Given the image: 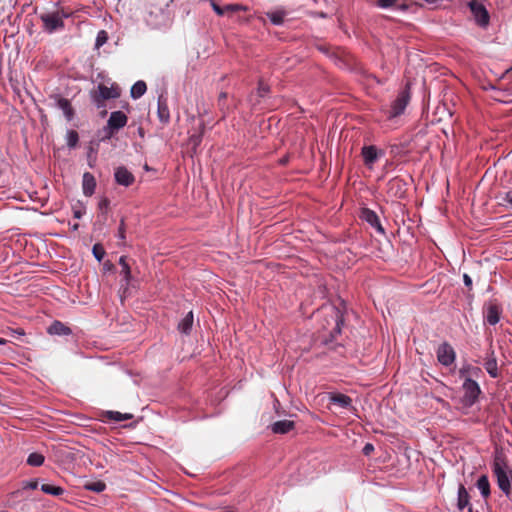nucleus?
Segmentation results:
<instances>
[{
	"instance_id": "1",
	"label": "nucleus",
	"mask_w": 512,
	"mask_h": 512,
	"mask_svg": "<svg viewBox=\"0 0 512 512\" xmlns=\"http://www.w3.org/2000/svg\"><path fill=\"white\" fill-rule=\"evenodd\" d=\"M493 473L497 479L498 487L506 495H509L511 491L512 471L500 457H496L494 460Z\"/></svg>"
},
{
	"instance_id": "2",
	"label": "nucleus",
	"mask_w": 512,
	"mask_h": 512,
	"mask_svg": "<svg viewBox=\"0 0 512 512\" xmlns=\"http://www.w3.org/2000/svg\"><path fill=\"white\" fill-rule=\"evenodd\" d=\"M90 94L93 102L100 108L103 107L105 100L118 98L121 91L117 84H112L110 87L99 84L97 89L91 91Z\"/></svg>"
},
{
	"instance_id": "3",
	"label": "nucleus",
	"mask_w": 512,
	"mask_h": 512,
	"mask_svg": "<svg viewBox=\"0 0 512 512\" xmlns=\"http://www.w3.org/2000/svg\"><path fill=\"white\" fill-rule=\"evenodd\" d=\"M65 15L59 10L41 14L40 18L44 24V27L47 31L53 32L54 30L62 27L63 18Z\"/></svg>"
},
{
	"instance_id": "4",
	"label": "nucleus",
	"mask_w": 512,
	"mask_h": 512,
	"mask_svg": "<svg viewBox=\"0 0 512 512\" xmlns=\"http://www.w3.org/2000/svg\"><path fill=\"white\" fill-rule=\"evenodd\" d=\"M410 100V94L407 89L403 90L395 101L392 103L391 109L388 112V118L393 119L400 116Z\"/></svg>"
},
{
	"instance_id": "5",
	"label": "nucleus",
	"mask_w": 512,
	"mask_h": 512,
	"mask_svg": "<svg viewBox=\"0 0 512 512\" xmlns=\"http://www.w3.org/2000/svg\"><path fill=\"white\" fill-rule=\"evenodd\" d=\"M456 354L453 347L448 343H442L437 349V360L443 366H450L454 363Z\"/></svg>"
},
{
	"instance_id": "6",
	"label": "nucleus",
	"mask_w": 512,
	"mask_h": 512,
	"mask_svg": "<svg viewBox=\"0 0 512 512\" xmlns=\"http://www.w3.org/2000/svg\"><path fill=\"white\" fill-rule=\"evenodd\" d=\"M469 6L476 22L481 26L487 25L489 16L484 6L476 1L470 2Z\"/></svg>"
},
{
	"instance_id": "7",
	"label": "nucleus",
	"mask_w": 512,
	"mask_h": 512,
	"mask_svg": "<svg viewBox=\"0 0 512 512\" xmlns=\"http://www.w3.org/2000/svg\"><path fill=\"white\" fill-rule=\"evenodd\" d=\"M128 118L122 111H115L110 114L107 125L112 130H119L127 124Z\"/></svg>"
},
{
	"instance_id": "8",
	"label": "nucleus",
	"mask_w": 512,
	"mask_h": 512,
	"mask_svg": "<svg viewBox=\"0 0 512 512\" xmlns=\"http://www.w3.org/2000/svg\"><path fill=\"white\" fill-rule=\"evenodd\" d=\"M361 218L375 228L379 233L384 234V228L382 227L379 217L377 214L368 209L364 208L361 211Z\"/></svg>"
},
{
	"instance_id": "9",
	"label": "nucleus",
	"mask_w": 512,
	"mask_h": 512,
	"mask_svg": "<svg viewBox=\"0 0 512 512\" xmlns=\"http://www.w3.org/2000/svg\"><path fill=\"white\" fill-rule=\"evenodd\" d=\"M463 389L465 391V397L470 403H473L480 393L479 385L469 378H467L463 383Z\"/></svg>"
},
{
	"instance_id": "10",
	"label": "nucleus",
	"mask_w": 512,
	"mask_h": 512,
	"mask_svg": "<svg viewBox=\"0 0 512 512\" xmlns=\"http://www.w3.org/2000/svg\"><path fill=\"white\" fill-rule=\"evenodd\" d=\"M382 154L381 151L375 146H365L362 148V156L366 166L372 167L373 164L378 160L379 156Z\"/></svg>"
},
{
	"instance_id": "11",
	"label": "nucleus",
	"mask_w": 512,
	"mask_h": 512,
	"mask_svg": "<svg viewBox=\"0 0 512 512\" xmlns=\"http://www.w3.org/2000/svg\"><path fill=\"white\" fill-rule=\"evenodd\" d=\"M115 180L119 185L130 186L135 178L125 167H118L115 171Z\"/></svg>"
},
{
	"instance_id": "12",
	"label": "nucleus",
	"mask_w": 512,
	"mask_h": 512,
	"mask_svg": "<svg viewBox=\"0 0 512 512\" xmlns=\"http://www.w3.org/2000/svg\"><path fill=\"white\" fill-rule=\"evenodd\" d=\"M96 188V180L95 177L89 173L85 172L83 174L82 179V189L85 196H91L95 192Z\"/></svg>"
},
{
	"instance_id": "13",
	"label": "nucleus",
	"mask_w": 512,
	"mask_h": 512,
	"mask_svg": "<svg viewBox=\"0 0 512 512\" xmlns=\"http://www.w3.org/2000/svg\"><path fill=\"white\" fill-rule=\"evenodd\" d=\"M211 6L213 10L219 15L223 16L227 13H233L240 10H245V7L239 4H229L224 7H220L218 4H216L214 1H211Z\"/></svg>"
},
{
	"instance_id": "14",
	"label": "nucleus",
	"mask_w": 512,
	"mask_h": 512,
	"mask_svg": "<svg viewBox=\"0 0 512 512\" xmlns=\"http://www.w3.org/2000/svg\"><path fill=\"white\" fill-rule=\"evenodd\" d=\"M457 506L459 510H464L466 507H469V512L472 511V508L469 506V494L463 485H460L458 488Z\"/></svg>"
},
{
	"instance_id": "15",
	"label": "nucleus",
	"mask_w": 512,
	"mask_h": 512,
	"mask_svg": "<svg viewBox=\"0 0 512 512\" xmlns=\"http://www.w3.org/2000/svg\"><path fill=\"white\" fill-rule=\"evenodd\" d=\"M484 367L486 369V371L488 372V374L493 377V378H496L498 377V367H497V360L494 356V352H491L488 356H487V359L484 363Z\"/></svg>"
},
{
	"instance_id": "16",
	"label": "nucleus",
	"mask_w": 512,
	"mask_h": 512,
	"mask_svg": "<svg viewBox=\"0 0 512 512\" xmlns=\"http://www.w3.org/2000/svg\"><path fill=\"white\" fill-rule=\"evenodd\" d=\"M294 428V422L290 420L277 421L272 425V431L278 434H285Z\"/></svg>"
},
{
	"instance_id": "17",
	"label": "nucleus",
	"mask_w": 512,
	"mask_h": 512,
	"mask_svg": "<svg viewBox=\"0 0 512 512\" xmlns=\"http://www.w3.org/2000/svg\"><path fill=\"white\" fill-rule=\"evenodd\" d=\"M48 333L51 335H69L71 330L63 323L55 321L48 327Z\"/></svg>"
},
{
	"instance_id": "18",
	"label": "nucleus",
	"mask_w": 512,
	"mask_h": 512,
	"mask_svg": "<svg viewBox=\"0 0 512 512\" xmlns=\"http://www.w3.org/2000/svg\"><path fill=\"white\" fill-rule=\"evenodd\" d=\"M119 265L121 267L120 274L123 276L126 285H129L132 280L131 268L127 262L126 256H121L119 259Z\"/></svg>"
},
{
	"instance_id": "19",
	"label": "nucleus",
	"mask_w": 512,
	"mask_h": 512,
	"mask_svg": "<svg viewBox=\"0 0 512 512\" xmlns=\"http://www.w3.org/2000/svg\"><path fill=\"white\" fill-rule=\"evenodd\" d=\"M330 400L341 408H349L352 403L351 398L344 394H332L330 396Z\"/></svg>"
},
{
	"instance_id": "20",
	"label": "nucleus",
	"mask_w": 512,
	"mask_h": 512,
	"mask_svg": "<svg viewBox=\"0 0 512 512\" xmlns=\"http://www.w3.org/2000/svg\"><path fill=\"white\" fill-rule=\"evenodd\" d=\"M147 90L146 83L144 81H137L132 87H131V97L133 99H138L141 96L145 94Z\"/></svg>"
},
{
	"instance_id": "21",
	"label": "nucleus",
	"mask_w": 512,
	"mask_h": 512,
	"mask_svg": "<svg viewBox=\"0 0 512 512\" xmlns=\"http://www.w3.org/2000/svg\"><path fill=\"white\" fill-rule=\"evenodd\" d=\"M476 485L484 498H487L490 495V484L486 475L480 476Z\"/></svg>"
},
{
	"instance_id": "22",
	"label": "nucleus",
	"mask_w": 512,
	"mask_h": 512,
	"mask_svg": "<svg viewBox=\"0 0 512 512\" xmlns=\"http://www.w3.org/2000/svg\"><path fill=\"white\" fill-rule=\"evenodd\" d=\"M193 324V313L190 311L179 323L178 329L184 334H188Z\"/></svg>"
},
{
	"instance_id": "23",
	"label": "nucleus",
	"mask_w": 512,
	"mask_h": 512,
	"mask_svg": "<svg viewBox=\"0 0 512 512\" xmlns=\"http://www.w3.org/2000/svg\"><path fill=\"white\" fill-rule=\"evenodd\" d=\"M286 12L283 10H276L267 13V17L274 25H281L284 22Z\"/></svg>"
},
{
	"instance_id": "24",
	"label": "nucleus",
	"mask_w": 512,
	"mask_h": 512,
	"mask_svg": "<svg viewBox=\"0 0 512 512\" xmlns=\"http://www.w3.org/2000/svg\"><path fill=\"white\" fill-rule=\"evenodd\" d=\"M58 107L63 111V113L65 114L66 118L68 120H71L72 116H73V110H72V107L70 105V102L67 100V99H64V98H60L58 99Z\"/></svg>"
},
{
	"instance_id": "25",
	"label": "nucleus",
	"mask_w": 512,
	"mask_h": 512,
	"mask_svg": "<svg viewBox=\"0 0 512 512\" xmlns=\"http://www.w3.org/2000/svg\"><path fill=\"white\" fill-rule=\"evenodd\" d=\"M486 319L490 325H495L499 322V311L496 306H490L488 308Z\"/></svg>"
},
{
	"instance_id": "26",
	"label": "nucleus",
	"mask_w": 512,
	"mask_h": 512,
	"mask_svg": "<svg viewBox=\"0 0 512 512\" xmlns=\"http://www.w3.org/2000/svg\"><path fill=\"white\" fill-rule=\"evenodd\" d=\"M84 488L93 492L100 493L105 490L106 484L103 481L87 482Z\"/></svg>"
},
{
	"instance_id": "27",
	"label": "nucleus",
	"mask_w": 512,
	"mask_h": 512,
	"mask_svg": "<svg viewBox=\"0 0 512 512\" xmlns=\"http://www.w3.org/2000/svg\"><path fill=\"white\" fill-rule=\"evenodd\" d=\"M27 463L30 466L38 467L44 463V456L40 453H31L27 458Z\"/></svg>"
},
{
	"instance_id": "28",
	"label": "nucleus",
	"mask_w": 512,
	"mask_h": 512,
	"mask_svg": "<svg viewBox=\"0 0 512 512\" xmlns=\"http://www.w3.org/2000/svg\"><path fill=\"white\" fill-rule=\"evenodd\" d=\"M41 490L46 494H51L55 496L63 493V489L61 487L52 486L50 484H43L41 486Z\"/></svg>"
},
{
	"instance_id": "29",
	"label": "nucleus",
	"mask_w": 512,
	"mask_h": 512,
	"mask_svg": "<svg viewBox=\"0 0 512 512\" xmlns=\"http://www.w3.org/2000/svg\"><path fill=\"white\" fill-rule=\"evenodd\" d=\"M108 416L110 419L114 420V421H117V422H120V421H124V420H129L131 419L133 416L132 414H122L120 412H117V411H110L108 412Z\"/></svg>"
},
{
	"instance_id": "30",
	"label": "nucleus",
	"mask_w": 512,
	"mask_h": 512,
	"mask_svg": "<svg viewBox=\"0 0 512 512\" xmlns=\"http://www.w3.org/2000/svg\"><path fill=\"white\" fill-rule=\"evenodd\" d=\"M158 115L162 122H168L169 110H168L167 106L160 101L158 103Z\"/></svg>"
},
{
	"instance_id": "31",
	"label": "nucleus",
	"mask_w": 512,
	"mask_h": 512,
	"mask_svg": "<svg viewBox=\"0 0 512 512\" xmlns=\"http://www.w3.org/2000/svg\"><path fill=\"white\" fill-rule=\"evenodd\" d=\"M92 252L98 261H101L105 255V250L100 244H95L93 246Z\"/></svg>"
},
{
	"instance_id": "32",
	"label": "nucleus",
	"mask_w": 512,
	"mask_h": 512,
	"mask_svg": "<svg viewBox=\"0 0 512 512\" xmlns=\"http://www.w3.org/2000/svg\"><path fill=\"white\" fill-rule=\"evenodd\" d=\"M78 142V134L77 132L71 130L67 133V144L70 147H74Z\"/></svg>"
},
{
	"instance_id": "33",
	"label": "nucleus",
	"mask_w": 512,
	"mask_h": 512,
	"mask_svg": "<svg viewBox=\"0 0 512 512\" xmlns=\"http://www.w3.org/2000/svg\"><path fill=\"white\" fill-rule=\"evenodd\" d=\"M107 40V35L105 31H100L97 35L96 46H102Z\"/></svg>"
},
{
	"instance_id": "34",
	"label": "nucleus",
	"mask_w": 512,
	"mask_h": 512,
	"mask_svg": "<svg viewBox=\"0 0 512 512\" xmlns=\"http://www.w3.org/2000/svg\"><path fill=\"white\" fill-rule=\"evenodd\" d=\"M396 3V0H378V5L382 8H388Z\"/></svg>"
},
{
	"instance_id": "35",
	"label": "nucleus",
	"mask_w": 512,
	"mask_h": 512,
	"mask_svg": "<svg viewBox=\"0 0 512 512\" xmlns=\"http://www.w3.org/2000/svg\"><path fill=\"white\" fill-rule=\"evenodd\" d=\"M118 237L123 240L125 239V228H124V222L121 221L119 230H118Z\"/></svg>"
},
{
	"instance_id": "36",
	"label": "nucleus",
	"mask_w": 512,
	"mask_h": 512,
	"mask_svg": "<svg viewBox=\"0 0 512 512\" xmlns=\"http://www.w3.org/2000/svg\"><path fill=\"white\" fill-rule=\"evenodd\" d=\"M373 450H374L373 445H372V444H370V443H367V444L364 446V448H363V453H364L365 455H369Z\"/></svg>"
},
{
	"instance_id": "37",
	"label": "nucleus",
	"mask_w": 512,
	"mask_h": 512,
	"mask_svg": "<svg viewBox=\"0 0 512 512\" xmlns=\"http://www.w3.org/2000/svg\"><path fill=\"white\" fill-rule=\"evenodd\" d=\"M505 201L512 207V190L508 191L505 195Z\"/></svg>"
},
{
	"instance_id": "38",
	"label": "nucleus",
	"mask_w": 512,
	"mask_h": 512,
	"mask_svg": "<svg viewBox=\"0 0 512 512\" xmlns=\"http://www.w3.org/2000/svg\"><path fill=\"white\" fill-rule=\"evenodd\" d=\"M463 280H464V283L467 287H471L472 285V279L467 275V274H464L463 276Z\"/></svg>"
},
{
	"instance_id": "39",
	"label": "nucleus",
	"mask_w": 512,
	"mask_h": 512,
	"mask_svg": "<svg viewBox=\"0 0 512 512\" xmlns=\"http://www.w3.org/2000/svg\"><path fill=\"white\" fill-rule=\"evenodd\" d=\"M192 141H194V143H191L193 145V148H196L200 143V138L199 137H192Z\"/></svg>"
},
{
	"instance_id": "40",
	"label": "nucleus",
	"mask_w": 512,
	"mask_h": 512,
	"mask_svg": "<svg viewBox=\"0 0 512 512\" xmlns=\"http://www.w3.org/2000/svg\"><path fill=\"white\" fill-rule=\"evenodd\" d=\"M332 312H333V314H334V315H335V317H336V325H335V329H337V331H339V322H338V320H339V315H338V312H336L335 310H333Z\"/></svg>"
},
{
	"instance_id": "41",
	"label": "nucleus",
	"mask_w": 512,
	"mask_h": 512,
	"mask_svg": "<svg viewBox=\"0 0 512 512\" xmlns=\"http://www.w3.org/2000/svg\"><path fill=\"white\" fill-rule=\"evenodd\" d=\"M74 217L75 218H81L82 217V211L80 209H74Z\"/></svg>"
},
{
	"instance_id": "42",
	"label": "nucleus",
	"mask_w": 512,
	"mask_h": 512,
	"mask_svg": "<svg viewBox=\"0 0 512 512\" xmlns=\"http://www.w3.org/2000/svg\"><path fill=\"white\" fill-rule=\"evenodd\" d=\"M104 269H105V270H112V269H113V264H112V263H110V262H106V263L104 264Z\"/></svg>"
},
{
	"instance_id": "43",
	"label": "nucleus",
	"mask_w": 512,
	"mask_h": 512,
	"mask_svg": "<svg viewBox=\"0 0 512 512\" xmlns=\"http://www.w3.org/2000/svg\"><path fill=\"white\" fill-rule=\"evenodd\" d=\"M107 205H108V201L106 199L101 201L99 204L100 208L106 207Z\"/></svg>"
},
{
	"instance_id": "44",
	"label": "nucleus",
	"mask_w": 512,
	"mask_h": 512,
	"mask_svg": "<svg viewBox=\"0 0 512 512\" xmlns=\"http://www.w3.org/2000/svg\"><path fill=\"white\" fill-rule=\"evenodd\" d=\"M38 483L37 482H31L29 484V487L32 488V489H35L37 487Z\"/></svg>"
},
{
	"instance_id": "45",
	"label": "nucleus",
	"mask_w": 512,
	"mask_h": 512,
	"mask_svg": "<svg viewBox=\"0 0 512 512\" xmlns=\"http://www.w3.org/2000/svg\"><path fill=\"white\" fill-rule=\"evenodd\" d=\"M5 343H6V340H5V339L0 338V344H5Z\"/></svg>"
}]
</instances>
